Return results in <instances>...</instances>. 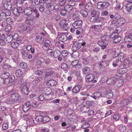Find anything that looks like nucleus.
<instances>
[{
  "label": "nucleus",
  "mask_w": 132,
  "mask_h": 132,
  "mask_svg": "<svg viewBox=\"0 0 132 132\" xmlns=\"http://www.w3.org/2000/svg\"><path fill=\"white\" fill-rule=\"evenodd\" d=\"M92 16L94 17L96 16H100V12L98 11L93 10L91 12Z\"/></svg>",
  "instance_id": "a878e982"
},
{
  "label": "nucleus",
  "mask_w": 132,
  "mask_h": 132,
  "mask_svg": "<svg viewBox=\"0 0 132 132\" xmlns=\"http://www.w3.org/2000/svg\"><path fill=\"white\" fill-rule=\"evenodd\" d=\"M48 90V92H50L49 93L46 94V93L45 94V96H44V99L47 100H51V98L49 97V95L52 92V90L50 89L49 88H46L45 90V92H47L46 90Z\"/></svg>",
  "instance_id": "4468645a"
},
{
  "label": "nucleus",
  "mask_w": 132,
  "mask_h": 132,
  "mask_svg": "<svg viewBox=\"0 0 132 132\" xmlns=\"http://www.w3.org/2000/svg\"><path fill=\"white\" fill-rule=\"evenodd\" d=\"M81 86L77 85L74 87L72 89V92L74 93H77L80 91L81 88Z\"/></svg>",
  "instance_id": "b1692460"
},
{
  "label": "nucleus",
  "mask_w": 132,
  "mask_h": 132,
  "mask_svg": "<svg viewBox=\"0 0 132 132\" xmlns=\"http://www.w3.org/2000/svg\"><path fill=\"white\" fill-rule=\"evenodd\" d=\"M18 28H20L21 30L23 31L26 30L27 29V26L23 23H20L19 24L18 26Z\"/></svg>",
  "instance_id": "bb28decb"
},
{
  "label": "nucleus",
  "mask_w": 132,
  "mask_h": 132,
  "mask_svg": "<svg viewBox=\"0 0 132 132\" xmlns=\"http://www.w3.org/2000/svg\"><path fill=\"white\" fill-rule=\"evenodd\" d=\"M85 43L83 40H80L76 43H74L72 47V50L73 51L75 52L79 49L82 46L85 45Z\"/></svg>",
  "instance_id": "f03ea898"
},
{
  "label": "nucleus",
  "mask_w": 132,
  "mask_h": 132,
  "mask_svg": "<svg viewBox=\"0 0 132 132\" xmlns=\"http://www.w3.org/2000/svg\"><path fill=\"white\" fill-rule=\"evenodd\" d=\"M94 79V76L91 74H88L86 77V81L89 82L93 81Z\"/></svg>",
  "instance_id": "f3484780"
},
{
  "label": "nucleus",
  "mask_w": 132,
  "mask_h": 132,
  "mask_svg": "<svg viewBox=\"0 0 132 132\" xmlns=\"http://www.w3.org/2000/svg\"><path fill=\"white\" fill-rule=\"evenodd\" d=\"M90 71V68L88 67H86L84 68L83 70V72L84 74H86L89 73Z\"/></svg>",
  "instance_id": "4c0bfd02"
},
{
  "label": "nucleus",
  "mask_w": 132,
  "mask_h": 132,
  "mask_svg": "<svg viewBox=\"0 0 132 132\" xmlns=\"http://www.w3.org/2000/svg\"><path fill=\"white\" fill-rule=\"evenodd\" d=\"M104 18L103 17H100V16H96L93 17L91 16L90 19V21L93 23H98L103 21Z\"/></svg>",
  "instance_id": "0eeeda50"
},
{
  "label": "nucleus",
  "mask_w": 132,
  "mask_h": 132,
  "mask_svg": "<svg viewBox=\"0 0 132 132\" xmlns=\"http://www.w3.org/2000/svg\"><path fill=\"white\" fill-rule=\"evenodd\" d=\"M25 83H26L24 81L23 78H21L19 80L18 82V84L20 85H22L24 84Z\"/></svg>",
  "instance_id": "864d4df0"
},
{
  "label": "nucleus",
  "mask_w": 132,
  "mask_h": 132,
  "mask_svg": "<svg viewBox=\"0 0 132 132\" xmlns=\"http://www.w3.org/2000/svg\"><path fill=\"white\" fill-rule=\"evenodd\" d=\"M118 55V57L120 59L121 62H122L123 60L125 59V54L123 52H120L119 54Z\"/></svg>",
  "instance_id": "c756f323"
},
{
  "label": "nucleus",
  "mask_w": 132,
  "mask_h": 132,
  "mask_svg": "<svg viewBox=\"0 0 132 132\" xmlns=\"http://www.w3.org/2000/svg\"><path fill=\"white\" fill-rule=\"evenodd\" d=\"M35 120L38 122H41L45 123L49 121L50 119L48 116H43L42 115H40L36 117Z\"/></svg>",
  "instance_id": "20e7f679"
},
{
  "label": "nucleus",
  "mask_w": 132,
  "mask_h": 132,
  "mask_svg": "<svg viewBox=\"0 0 132 132\" xmlns=\"http://www.w3.org/2000/svg\"><path fill=\"white\" fill-rule=\"evenodd\" d=\"M21 97L18 93L15 92L12 93L11 98L6 99V102L7 103L12 104L16 103H19L21 100Z\"/></svg>",
  "instance_id": "f257e3e1"
},
{
  "label": "nucleus",
  "mask_w": 132,
  "mask_h": 132,
  "mask_svg": "<svg viewBox=\"0 0 132 132\" xmlns=\"http://www.w3.org/2000/svg\"><path fill=\"white\" fill-rule=\"evenodd\" d=\"M81 15L84 18L86 17L88 15L87 12L84 10H82L80 12Z\"/></svg>",
  "instance_id": "f704fd0d"
},
{
  "label": "nucleus",
  "mask_w": 132,
  "mask_h": 132,
  "mask_svg": "<svg viewBox=\"0 0 132 132\" xmlns=\"http://www.w3.org/2000/svg\"><path fill=\"white\" fill-rule=\"evenodd\" d=\"M57 84V82L54 80H49L47 83V84L48 86H55Z\"/></svg>",
  "instance_id": "5701e85b"
},
{
  "label": "nucleus",
  "mask_w": 132,
  "mask_h": 132,
  "mask_svg": "<svg viewBox=\"0 0 132 132\" xmlns=\"http://www.w3.org/2000/svg\"><path fill=\"white\" fill-rule=\"evenodd\" d=\"M83 109V111L85 113L89 112V109L88 107H86L85 105H84Z\"/></svg>",
  "instance_id": "e2e57ef3"
},
{
  "label": "nucleus",
  "mask_w": 132,
  "mask_h": 132,
  "mask_svg": "<svg viewBox=\"0 0 132 132\" xmlns=\"http://www.w3.org/2000/svg\"><path fill=\"white\" fill-rule=\"evenodd\" d=\"M20 66L22 69H26L27 67V64L26 63L22 62L20 63Z\"/></svg>",
  "instance_id": "3c124183"
},
{
  "label": "nucleus",
  "mask_w": 132,
  "mask_h": 132,
  "mask_svg": "<svg viewBox=\"0 0 132 132\" xmlns=\"http://www.w3.org/2000/svg\"><path fill=\"white\" fill-rule=\"evenodd\" d=\"M37 42L39 43H42L44 41V39L41 37V36H37L36 38Z\"/></svg>",
  "instance_id": "c85d7f7f"
},
{
  "label": "nucleus",
  "mask_w": 132,
  "mask_h": 132,
  "mask_svg": "<svg viewBox=\"0 0 132 132\" xmlns=\"http://www.w3.org/2000/svg\"><path fill=\"white\" fill-rule=\"evenodd\" d=\"M12 39V35L10 34L7 35V36L6 38V40L8 42H11Z\"/></svg>",
  "instance_id": "58836bf2"
},
{
  "label": "nucleus",
  "mask_w": 132,
  "mask_h": 132,
  "mask_svg": "<svg viewBox=\"0 0 132 132\" xmlns=\"http://www.w3.org/2000/svg\"><path fill=\"white\" fill-rule=\"evenodd\" d=\"M98 44L101 47V49H105L106 46L108 44V42H106L103 40L99 41L98 42Z\"/></svg>",
  "instance_id": "dca6fc26"
},
{
  "label": "nucleus",
  "mask_w": 132,
  "mask_h": 132,
  "mask_svg": "<svg viewBox=\"0 0 132 132\" xmlns=\"http://www.w3.org/2000/svg\"><path fill=\"white\" fill-rule=\"evenodd\" d=\"M31 107L30 102L28 101L25 103L22 107V109L24 112H26L29 110Z\"/></svg>",
  "instance_id": "9b49d317"
},
{
  "label": "nucleus",
  "mask_w": 132,
  "mask_h": 132,
  "mask_svg": "<svg viewBox=\"0 0 132 132\" xmlns=\"http://www.w3.org/2000/svg\"><path fill=\"white\" fill-rule=\"evenodd\" d=\"M43 71L42 70H37L35 72V74L37 76H40L42 75L43 73Z\"/></svg>",
  "instance_id": "0e129e2a"
},
{
  "label": "nucleus",
  "mask_w": 132,
  "mask_h": 132,
  "mask_svg": "<svg viewBox=\"0 0 132 132\" xmlns=\"http://www.w3.org/2000/svg\"><path fill=\"white\" fill-rule=\"evenodd\" d=\"M116 2L117 4L116 6V10H118L120 8L121 6L122 5V4L120 2L119 0H117Z\"/></svg>",
  "instance_id": "7c9ffc66"
},
{
  "label": "nucleus",
  "mask_w": 132,
  "mask_h": 132,
  "mask_svg": "<svg viewBox=\"0 0 132 132\" xmlns=\"http://www.w3.org/2000/svg\"><path fill=\"white\" fill-rule=\"evenodd\" d=\"M60 25L64 31L67 30L68 29L67 23L65 19H63L60 22Z\"/></svg>",
  "instance_id": "9d476101"
},
{
  "label": "nucleus",
  "mask_w": 132,
  "mask_h": 132,
  "mask_svg": "<svg viewBox=\"0 0 132 132\" xmlns=\"http://www.w3.org/2000/svg\"><path fill=\"white\" fill-rule=\"evenodd\" d=\"M91 28L93 30L97 32L100 30V26L98 25H94L92 26Z\"/></svg>",
  "instance_id": "2f4dec72"
},
{
  "label": "nucleus",
  "mask_w": 132,
  "mask_h": 132,
  "mask_svg": "<svg viewBox=\"0 0 132 132\" xmlns=\"http://www.w3.org/2000/svg\"><path fill=\"white\" fill-rule=\"evenodd\" d=\"M67 1L69 2V5H70L72 7V6H74L76 4V2L75 1L71 0L70 1Z\"/></svg>",
  "instance_id": "13d9d810"
},
{
  "label": "nucleus",
  "mask_w": 132,
  "mask_h": 132,
  "mask_svg": "<svg viewBox=\"0 0 132 132\" xmlns=\"http://www.w3.org/2000/svg\"><path fill=\"white\" fill-rule=\"evenodd\" d=\"M22 11H19L18 9L16 8H14L12 9V13L16 16L20 15V14L22 13Z\"/></svg>",
  "instance_id": "412c9836"
},
{
  "label": "nucleus",
  "mask_w": 132,
  "mask_h": 132,
  "mask_svg": "<svg viewBox=\"0 0 132 132\" xmlns=\"http://www.w3.org/2000/svg\"><path fill=\"white\" fill-rule=\"evenodd\" d=\"M15 77L14 76H11V77H10L8 78V80H7L8 81V83H12L13 81L15 79Z\"/></svg>",
  "instance_id": "6e6d98bb"
},
{
  "label": "nucleus",
  "mask_w": 132,
  "mask_h": 132,
  "mask_svg": "<svg viewBox=\"0 0 132 132\" xmlns=\"http://www.w3.org/2000/svg\"><path fill=\"white\" fill-rule=\"evenodd\" d=\"M26 23L30 25H32L34 23L33 21V20L32 19H30L29 18H28L27 19Z\"/></svg>",
  "instance_id": "a19ab883"
},
{
  "label": "nucleus",
  "mask_w": 132,
  "mask_h": 132,
  "mask_svg": "<svg viewBox=\"0 0 132 132\" xmlns=\"http://www.w3.org/2000/svg\"><path fill=\"white\" fill-rule=\"evenodd\" d=\"M23 74V72L21 69H18L16 70L15 74L17 76H20Z\"/></svg>",
  "instance_id": "a18cd8bd"
},
{
  "label": "nucleus",
  "mask_w": 132,
  "mask_h": 132,
  "mask_svg": "<svg viewBox=\"0 0 132 132\" xmlns=\"http://www.w3.org/2000/svg\"><path fill=\"white\" fill-rule=\"evenodd\" d=\"M43 45L44 46H51L52 44L50 40H46L43 43Z\"/></svg>",
  "instance_id": "49530a36"
},
{
  "label": "nucleus",
  "mask_w": 132,
  "mask_h": 132,
  "mask_svg": "<svg viewBox=\"0 0 132 132\" xmlns=\"http://www.w3.org/2000/svg\"><path fill=\"white\" fill-rule=\"evenodd\" d=\"M124 40L125 42H131L132 41V35H129L125 37Z\"/></svg>",
  "instance_id": "393cba45"
},
{
  "label": "nucleus",
  "mask_w": 132,
  "mask_h": 132,
  "mask_svg": "<svg viewBox=\"0 0 132 132\" xmlns=\"http://www.w3.org/2000/svg\"><path fill=\"white\" fill-rule=\"evenodd\" d=\"M93 95L95 96L97 98L101 97L102 96V95L101 93L99 92L95 93L93 94Z\"/></svg>",
  "instance_id": "5fc2aeb1"
},
{
  "label": "nucleus",
  "mask_w": 132,
  "mask_h": 132,
  "mask_svg": "<svg viewBox=\"0 0 132 132\" xmlns=\"http://www.w3.org/2000/svg\"><path fill=\"white\" fill-rule=\"evenodd\" d=\"M125 22V20L122 18H121L117 22L120 25H121L123 24Z\"/></svg>",
  "instance_id": "de8ad7c7"
},
{
  "label": "nucleus",
  "mask_w": 132,
  "mask_h": 132,
  "mask_svg": "<svg viewBox=\"0 0 132 132\" xmlns=\"http://www.w3.org/2000/svg\"><path fill=\"white\" fill-rule=\"evenodd\" d=\"M7 9H6V10H5L4 13L7 17V16H9L11 15V13L10 10H7Z\"/></svg>",
  "instance_id": "052dcab7"
},
{
  "label": "nucleus",
  "mask_w": 132,
  "mask_h": 132,
  "mask_svg": "<svg viewBox=\"0 0 132 132\" xmlns=\"http://www.w3.org/2000/svg\"><path fill=\"white\" fill-rule=\"evenodd\" d=\"M53 53V50L51 49L48 48L46 54L48 56H51Z\"/></svg>",
  "instance_id": "603ef678"
},
{
  "label": "nucleus",
  "mask_w": 132,
  "mask_h": 132,
  "mask_svg": "<svg viewBox=\"0 0 132 132\" xmlns=\"http://www.w3.org/2000/svg\"><path fill=\"white\" fill-rule=\"evenodd\" d=\"M116 80L115 78H111L107 80L106 83L109 85H113L115 83Z\"/></svg>",
  "instance_id": "aec40b11"
},
{
  "label": "nucleus",
  "mask_w": 132,
  "mask_h": 132,
  "mask_svg": "<svg viewBox=\"0 0 132 132\" xmlns=\"http://www.w3.org/2000/svg\"><path fill=\"white\" fill-rule=\"evenodd\" d=\"M5 37L4 34L1 35L0 33V46H4L6 44L5 39Z\"/></svg>",
  "instance_id": "ddd939ff"
},
{
  "label": "nucleus",
  "mask_w": 132,
  "mask_h": 132,
  "mask_svg": "<svg viewBox=\"0 0 132 132\" xmlns=\"http://www.w3.org/2000/svg\"><path fill=\"white\" fill-rule=\"evenodd\" d=\"M61 68L63 69L66 70L68 68V66L65 63H63L61 64Z\"/></svg>",
  "instance_id": "69168bd1"
},
{
  "label": "nucleus",
  "mask_w": 132,
  "mask_h": 132,
  "mask_svg": "<svg viewBox=\"0 0 132 132\" xmlns=\"http://www.w3.org/2000/svg\"><path fill=\"white\" fill-rule=\"evenodd\" d=\"M12 0H3V3L4 4V6L5 9H11L12 7L11 1Z\"/></svg>",
  "instance_id": "1a4fd4ad"
},
{
  "label": "nucleus",
  "mask_w": 132,
  "mask_h": 132,
  "mask_svg": "<svg viewBox=\"0 0 132 132\" xmlns=\"http://www.w3.org/2000/svg\"><path fill=\"white\" fill-rule=\"evenodd\" d=\"M19 46V44L16 42H14L12 43L11 44V46L14 48H17Z\"/></svg>",
  "instance_id": "ea45409f"
},
{
  "label": "nucleus",
  "mask_w": 132,
  "mask_h": 132,
  "mask_svg": "<svg viewBox=\"0 0 132 132\" xmlns=\"http://www.w3.org/2000/svg\"><path fill=\"white\" fill-rule=\"evenodd\" d=\"M19 16H16L15 18V20L18 22L21 21L24 19V15H21L20 14Z\"/></svg>",
  "instance_id": "cd10ccee"
},
{
  "label": "nucleus",
  "mask_w": 132,
  "mask_h": 132,
  "mask_svg": "<svg viewBox=\"0 0 132 132\" xmlns=\"http://www.w3.org/2000/svg\"><path fill=\"white\" fill-rule=\"evenodd\" d=\"M73 20L75 21H78L79 20L80 18V16L79 14L77 13H74L72 15Z\"/></svg>",
  "instance_id": "6ab92c4d"
},
{
  "label": "nucleus",
  "mask_w": 132,
  "mask_h": 132,
  "mask_svg": "<svg viewBox=\"0 0 132 132\" xmlns=\"http://www.w3.org/2000/svg\"><path fill=\"white\" fill-rule=\"evenodd\" d=\"M64 8H65V9L69 13V11L70 10H72L73 9L72 7L69 5H65L64 6Z\"/></svg>",
  "instance_id": "09e8293b"
},
{
  "label": "nucleus",
  "mask_w": 132,
  "mask_h": 132,
  "mask_svg": "<svg viewBox=\"0 0 132 132\" xmlns=\"http://www.w3.org/2000/svg\"><path fill=\"white\" fill-rule=\"evenodd\" d=\"M27 85L26 83H25L23 85H21L20 87V88L21 93L23 94L28 95L29 93V91Z\"/></svg>",
  "instance_id": "39448f33"
},
{
  "label": "nucleus",
  "mask_w": 132,
  "mask_h": 132,
  "mask_svg": "<svg viewBox=\"0 0 132 132\" xmlns=\"http://www.w3.org/2000/svg\"><path fill=\"white\" fill-rule=\"evenodd\" d=\"M44 99V96L43 94L40 95L38 98V101H43Z\"/></svg>",
  "instance_id": "338daca9"
},
{
  "label": "nucleus",
  "mask_w": 132,
  "mask_h": 132,
  "mask_svg": "<svg viewBox=\"0 0 132 132\" xmlns=\"http://www.w3.org/2000/svg\"><path fill=\"white\" fill-rule=\"evenodd\" d=\"M110 38L112 39L113 42L115 44L119 43L121 40V36L118 35V33L116 32L111 35Z\"/></svg>",
  "instance_id": "7ed1b4c3"
},
{
  "label": "nucleus",
  "mask_w": 132,
  "mask_h": 132,
  "mask_svg": "<svg viewBox=\"0 0 132 132\" xmlns=\"http://www.w3.org/2000/svg\"><path fill=\"white\" fill-rule=\"evenodd\" d=\"M82 21L81 20L75 21L72 24V26L76 28H80L82 26Z\"/></svg>",
  "instance_id": "f8f14e48"
},
{
  "label": "nucleus",
  "mask_w": 132,
  "mask_h": 132,
  "mask_svg": "<svg viewBox=\"0 0 132 132\" xmlns=\"http://www.w3.org/2000/svg\"><path fill=\"white\" fill-rule=\"evenodd\" d=\"M73 52L71 54L72 57L75 58L78 57L79 55L78 52L76 51Z\"/></svg>",
  "instance_id": "8fccbe9b"
},
{
  "label": "nucleus",
  "mask_w": 132,
  "mask_h": 132,
  "mask_svg": "<svg viewBox=\"0 0 132 132\" xmlns=\"http://www.w3.org/2000/svg\"><path fill=\"white\" fill-rule=\"evenodd\" d=\"M53 55L55 58H57L59 61L62 60V55L60 51L58 50H55L53 53Z\"/></svg>",
  "instance_id": "6e6552de"
},
{
  "label": "nucleus",
  "mask_w": 132,
  "mask_h": 132,
  "mask_svg": "<svg viewBox=\"0 0 132 132\" xmlns=\"http://www.w3.org/2000/svg\"><path fill=\"white\" fill-rule=\"evenodd\" d=\"M69 13L64 8V9H62L61 10L60 14L61 15L65 16L67 14H68Z\"/></svg>",
  "instance_id": "c03bdc74"
},
{
  "label": "nucleus",
  "mask_w": 132,
  "mask_h": 132,
  "mask_svg": "<svg viewBox=\"0 0 132 132\" xmlns=\"http://www.w3.org/2000/svg\"><path fill=\"white\" fill-rule=\"evenodd\" d=\"M13 19L10 18H9L6 19V22L7 23L9 24H11L12 23Z\"/></svg>",
  "instance_id": "bf43d9fd"
},
{
  "label": "nucleus",
  "mask_w": 132,
  "mask_h": 132,
  "mask_svg": "<svg viewBox=\"0 0 132 132\" xmlns=\"http://www.w3.org/2000/svg\"><path fill=\"white\" fill-rule=\"evenodd\" d=\"M115 16L114 20H115V21L114 20V22H113V23H116V22H117L121 18L120 14L118 13H116L115 14Z\"/></svg>",
  "instance_id": "72a5a7b5"
},
{
  "label": "nucleus",
  "mask_w": 132,
  "mask_h": 132,
  "mask_svg": "<svg viewBox=\"0 0 132 132\" xmlns=\"http://www.w3.org/2000/svg\"><path fill=\"white\" fill-rule=\"evenodd\" d=\"M44 70L47 75H52L53 73L52 69L50 67L45 68Z\"/></svg>",
  "instance_id": "2eb2a0df"
},
{
  "label": "nucleus",
  "mask_w": 132,
  "mask_h": 132,
  "mask_svg": "<svg viewBox=\"0 0 132 132\" xmlns=\"http://www.w3.org/2000/svg\"><path fill=\"white\" fill-rule=\"evenodd\" d=\"M79 63V61L77 60L73 61L71 63V65L73 66H76Z\"/></svg>",
  "instance_id": "774afa93"
},
{
  "label": "nucleus",
  "mask_w": 132,
  "mask_h": 132,
  "mask_svg": "<svg viewBox=\"0 0 132 132\" xmlns=\"http://www.w3.org/2000/svg\"><path fill=\"white\" fill-rule=\"evenodd\" d=\"M129 103V101L128 99H125L122 100L120 102L121 104H123V106H126Z\"/></svg>",
  "instance_id": "473e14b6"
},
{
  "label": "nucleus",
  "mask_w": 132,
  "mask_h": 132,
  "mask_svg": "<svg viewBox=\"0 0 132 132\" xmlns=\"http://www.w3.org/2000/svg\"><path fill=\"white\" fill-rule=\"evenodd\" d=\"M24 12L26 15L28 16L31 14L32 13V11L31 10H30L29 9H26L25 10Z\"/></svg>",
  "instance_id": "4d7b16f0"
},
{
  "label": "nucleus",
  "mask_w": 132,
  "mask_h": 132,
  "mask_svg": "<svg viewBox=\"0 0 132 132\" xmlns=\"http://www.w3.org/2000/svg\"><path fill=\"white\" fill-rule=\"evenodd\" d=\"M125 7L127 10L129 11L132 8V3H127L126 4Z\"/></svg>",
  "instance_id": "e433bc0d"
},
{
  "label": "nucleus",
  "mask_w": 132,
  "mask_h": 132,
  "mask_svg": "<svg viewBox=\"0 0 132 132\" xmlns=\"http://www.w3.org/2000/svg\"><path fill=\"white\" fill-rule=\"evenodd\" d=\"M47 6V9L50 11H52L54 9V5L53 4H48Z\"/></svg>",
  "instance_id": "79ce46f5"
},
{
  "label": "nucleus",
  "mask_w": 132,
  "mask_h": 132,
  "mask_svg": "<svg viewBox=\"0 0 132 132\" xmlns=\"http://www.w3.org/2000/svg\"><path fill=\"white\" fill-rule=\"evenodd\" d=\"M62 6V5H61L59 3L55 5H54V9L56 11H57L61 9V7Z\"/></svg>",
  "instance_id": "c9c22d12"
},
{
  "label": "nucleus",
  "mask_w": 132,
  "mask_h": 132,
  "mask_svg": "<svg viewBox=\"0 0 132 132\" xmlns=\"http://www.w3.org/2000/svg\"><path fill=\"white\" fill-rule=\"evenodd\" d=\"M109 37L107 35H104L101 38V40L103 41H105L106 42H107L109 40Z\"/></svg>",
  "instance_id": "37998d69"
},
{
  "label": "nucleus",
  "mask_w": 132,
  "mask_h": 132,
  "mask_svg": "<svg viewBox=\"0 0 132 132\" xmlns=\"http://www.w3.org/2000/svg\"><path fill=\"white\" fill-rule=\"evenodd\" d=\"M59 39L61 41L63 42L67 40V35L65 34H61L59 36Z\"/></svg>",
  "instance_id": "a211bd4d"
},
{
  "label": "nucleus",
  "mask_w": 132,
  "mask_h": 132,
  "mask_svg": "<svg viewBox=\"0 0 132 132\" xmlns=\"http://www.w3.org/2000/svg\"><path fill=\"white\" fill-rule=\"evenodd\" d=\"M7 18L4 12H2L0 13V18L1 19H5Z\"/></svg>",
  "instance_id": "680f3d73"
},
{
  "label": "nucleus",
  "mask_w": 132,
  "mask_h": 132,
  "mask_svg": "<svg viewBox=\"0 0 132 132\" xmlns=\"http://www.w3.org/2000/svg\"><path fill=\"white\" fill-rule=\"evenodd\" d=\"M109 5V3L107 2H99L97 3V7L98 9L101 10L108 7Z\"/></svg>",
  "instance_id": "423d86ee"
},
{
  "label": "nucleus",
  "mask_w": 132,
  "mask_h": 132,
  "mask_svg": "<svg viewBox=\"0 0 132 132\" xmlns=\"http://www.w3.org/2000/svg\"><path fill=\"white\" fill-rule=\"evenodd\" d=\"M10 76V74L7 72H3L2 74L1 78L3 79H8Z\"/></svg>",
  "instance_id": "4be33fe9"
}]
</instances>
